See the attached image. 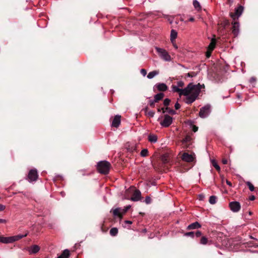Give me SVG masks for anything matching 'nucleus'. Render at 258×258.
<instances>
[{"mask_svg": "<svg viewBox=\"0 0 258 258\" xmlns=\"http://www.w3.org/2000/svg\"><path fill=\"white\" fill-rule=\"evenodd\" d=\"M148 140L151 143H156L157 141V137L155 135H150L148 136Z\"/></svg>", "mask_w": 258, "mask_h": 258, "instance_id": "b1692460", "label": "nucleus"}, {"mask_svg": "<svg viewBox=\"0 0 258 258\" xmlns=\"http://www.w3.org/2000/svg\"><path fill=\"white\" fill-rule=\"evenodd\" d=\"M202 235V233L200 231H197L195 233V236L197 237H199Z\"/></svg>", "mask_w": 258, "mask_h": 258, "instance_id": "c9c22d12", "label": "nucleus"}, {"mask_svg": "<svg viewBox=\"0 0 258 258\" xmlns=\"http://www.w3.org/2000/svg\"><path fill=\"white\" fill-rule=\"evenodd\" d=\"M164 96L163 93H159L154 96V101L158 102L159 101L162 100Z\"/></svg>", "mask_w": 258, "mask_h": 258, "instance_id": "412c9836", "label": "nucleus"}, {"mask_svg": "<svg viewBox=\"0 0 258 258\" xmlns=\"http://www.w3.org/2000/svg\"><path fill=\"white\" fill-rule=\"evenodd\" d=\"M148 153V150L146 149H144L142 150V151L141 152V155L143 157H146L147 156Z\"/></svg>", "mask_w": 258, "mask_h": 258, "instance_id": "c756f323", "label": "nucleus"}, {"mask_svg": "<svg viewBox=\"0 0 258 258\" xmlns=\"http://www.w3.org/2000/svg\"><path fill=\"white\" fill-rule=\"evenodd\" d=\"M161 110L163 111V113H165L166 111V110H165V108H162L161 109Z\"/></svg>", "mask_w": 258, "mask_h": 258, "instance_id": "6e6d98bb", "label": "nucleus"}, {"mask_svg": "<svg viewBox=\"0 0 258 258\" xmlns=\"http://www.w3.org/2000/svg\"><path fill=\"white\" fill-rule=\"evenodd\" d=\"M187 75H188V76L190 77V75H189V73H188Z\"/></svg>", "mask_w": 258, "mask_h": 258, "instance_id": "052dcab7", "label": "nucleus"}, {"mask_svg": "<svg viewBox=\"0 0 258 258\" xmlns=\"http://www.w3.org/2000/svg\"><path fill=\"white\" fill-rule=\"evenodd\" d=\"M243 11V7L241 6H239L235 9L234 13H231L230 16L233 21L238 19V17L242 14Z\"/></svg>", "mask_w": 258, "mask_h": 258, "instance_id": "0eeeda50", "label": "nucleus"}, {"mask_svg": "<svg viewBox=\"0 0 258 258\" xmlns=\"http://www.w3.org/2000/svg\"><path fill=\"white\" fill-rule=\"evenodd\" d=\"M246 185L248 186V188H249V190H250V191H253V190H254V187L253 185V184H252L250 182H249V181H247V182H246Z\"/></svg>", "mask_w": 258, "mask_h": 258, "instance_id": "c85d7f7f", "label": "nucleus"}, {"mask_svg": "<svg viewBox=\"0 0 258 258\" xmlns=\"http://www.w3.org/2000/svg\"><path fill=\"white\" fill-rule=\"evenodd\" d=\"M255 81H256L255 79L254 78H253V77L251 78L250 79V82L251 83L255 82Z\"/></svg>", "mask_w": 258, "mask_h": 258, "instance_id": "8fccbe9b", "label": "nucleus"}, {"mask_svg": "<svg viewBox=\"0 0 258 258\" xmlns=\"http://www.w3.org/2000/svg\"><path fill=\"white\" fill-rule=\"evenodd\" d=\"M255 196H250V197H249V200L250 201H253V200H255Z\"/></svg>", "mask_w": 258, "mask_h": 258, "instance_id": "09e8293b", "label": "nucleus"}, {"mask_svg": "<svg viewBox=\"0 0 258 258\" xmlns=\"http://www.w3.org/2000/svg\"><path fill=\"white\" fill-rule=\"evenodd\" d=\"M118 231V229L117 228L114 227L110 229L109 233L111 236H115L117 235Z\"/></svg>", "mask_w": 258, "mask_h": 258, "instance_id": "bb28decb", "label": "nucleus"}, {"mask_svg": "<svg viewBox=\"0 0 258 258\" xmlns=\"http://www.w3.org/2000/svg\"><path fill=\"white\" fill-rule=\"evenodd\" d=\"M141 73L143 76H145L147 75V71L146 70L142 69L141 70Z\"/></svg>", "mask_w": 258, "mask_h": 258, "instance_id": "e433bc0d", "label": "nucleus"}, {"mask_svg": "<svg viewBox=\"0 0 258 258\" xmlns=\"http://www.w3.org/2000/svg\"><path fill=\"white\" fill-rule=\"evenodd\" d=\"M216 43V39L215 38H213L211 40V41L208 47V49L213 51L215 47Z\"/></svg>", "mask_w": 258, "mask_h": 258, "instance_id": "4be33fe9", "label": "nucleus"}, {"mask_svg": "<svg viewBox=\"0 0 258 258\" xmlns=\"http://www.w3.org/2000/svg\"><path fill=\"white\" fill-rule=\"evenodd\" d=\"M174 107L176 109H178L180 107V105L177 102L175 103Z\"/></svg>", "mask_w": 258, "mask_h": 258, "instance_id": "37998d69", "label": "nucleus"}, {"mask_svg": "<svg viewBox=\"0 0 258 258\" xmlns=\"http://www.w3.org/2000/svg\"><path fill=\"white\" fill-rule=\"evenodd\" d=\"M170 102V100L168 98H166L164 100L163 104H164V106H167L169 104Z\"/></svg>", "mask_w": 258, "mask_h": 258, "instance_id": "72a5a7b5", "label": "nucleus"}, {"mask_svg": "<svg viewBox=\"0 0 258 258\" xmlns=\"http://www.w3.org/2000/svg\"><path fill=\"white\" fill-rule=\"evenodd\" d=\"M156 102L154 101V100H150L149 104H150V106L153 107H154L155 103H156Z\"/></svg>", "mask_w": 258, "mask_h": 258, "instance_id": "ea45409f", "label": "nucleus"}, {"mask_svg": "<svg viewBox=\"0 0 258 258\" xmlns=\"http://www.w3.org/2000/svg\"><path fill=\"white\" fill-rule=\"evenodd\" d=\"M189 21L190 22H193L195 20V19L193 17H191L189 19Z\"/></svg>", "mask_w": 258, "mask_h": 258, "instance_id": "864d4df0", "label": "nucleus"}, {"mask_svg": "<svg viewBox=\"0 0 258 258\" xmlns=\"http://www.w3.org/2000/svg\"><path fill=\"white\" fill-rule=\"evenodd\" d=\"M40 247L37 245H33L28 248L30 254H35L40 250Z\"/></svg>", "mask_w": 258, "mask_h": 258, "instance_id": "dca6fc26", "label": "nucleus"}, {"mask_svg": "<svg viewBox=\"0 0 258 258\" xmlns=\"http://www.w3.org/2000/svg\"><path fill=\"white\" fill-rule=\"evenodd\" d=\"M226 183L229 186H231L232 185L231 183L229 181H228V180H226Z\"/></svg>", "mask_w": 258, "mask_h": 258, "instance_id": "5fc2aeb1", "label": "nucleus"}, {"mask_svg": "<svg viewBox=\"0 0 258 258\" xmlns=\"http://www.w3.org/2000/svg\"><path fill=\"white\" fill-rule=\"evenodd\" d=\"M111 167L110 163L107 161H101L99 162L97 165L98 171L103 174H107L109 173Z\"/></svg>", "mask_w": 258, "mask_h": 258, "instance_id": "f03ea898", "label": "nucleus"}, {"mask_svg": "<svg viewBox=\"0 0 258 258\" xmlns=\"http://www.w3.org/2000/svg\"><path fill=\"white\" fill-rule=\"evenodd\" d=\"M6 222V220L0 219V223H5Z\"/></svg>", "mask_w": 258, "mask_h": 258, "instance_id": "3c124183", "label": "nucleus"}, {"mask_svg": "<svg viewBox=\"0 0 258 258\" xmlns=\"http://www.w3.org/2000/svg\"><path fill=\"white\" fill-rule=\"evenodd\" d=\"M210 108L211 106L209 105H205L201 108L199 115L202 118L206 117L210 112Z\"/></svg>", "mask_w": 258, "mask_h": 258, "instance_id": "423d86ee", "label": "nucleus"}, {"mask_svg": "<svg viewBox=\"0 0 258 258\" xmlns=\"http://www.w3.org/2000/svg\"><path fill=\"white\" fill-rule=\"evenodd\" d=\"M201 225L198 222H195L194 223H191L187 226V229H196L199 228H201Z\"/></svg>", "mask_w": 258, "mask_h": 258, "instance_id": "a211bd4d", "label": "nucleus"}, {"mask_svg": "<svg viewBox=\"0 0 258 258\" xmlns=\"http://www.w3.org/2000/svg\"><path fill=\"white\" fill-rule=\"evenodd\" d=\"M141 192L138 189H136L133 193L132 197L131 198V200L133 201H138L141 200Z\"/></svg>", "mask_w": 258, "mask_h": 258, "instance_id": "9b49d317", "label": "nucleus"}, {"mask_svg": "<svg viewBox=\"0 0 258 258\" xmlns=\"http://www.w3.org/2000/svg\"><path fill=\"white\" fill-rule=\"evenodd\" d=\"M184 235L186 236H190V237L193 238L195 237V232H186L184 234Z\"/></svg>", "mask_w": 258, "mask_h": 258, "instance_id": "473e14b6", "label": "nucleus"}, {"mask_svg": "<svg viewBox=\"0 0 258 258\" xmlns=\"http://www.w3.org/2000/svg\"><path fill=\"white\" fill-rule=\"evenodd\" d=\"M148 115L150 117H153L154 115V112L150 111L148 112Z\"/></svg>", "mask_w": 258, "mask_h": 258, "instance_id": "79ce46f5", "label": "nucleus"}, {"mask_svg": "<svg viewBox=\"0 0 258 258\" xmlns=\"http://www.w3.org/2000/svg\"><path fill=\"white\" fill-rule=\"evenodd\" d=\"M28 235V232L25 234H19L15 236H10V237H4L3 236H0V242L3 243H13L15 241H18L19 239L27 236Z\"/></svg>", "mask_w": 258, "mask_h": 258, "instance_id": "7ed1b4c3", "label": "nucleus"}, {"mask_svg": "<svg viewBox=\"0 0 258 258\" xmlns=\"http://www.w3.org/2000/svg\"><path fill=\"white\" fill-rule=\"evenodd\" d=\"M161 160L164 163H166L168 162V159L165 156H163L161 158Z\"/></svg>", "mask_w": 258, "mask_h": 258, "instance_id": "f704fd0d", "label": "nucleus"}, {"mask_svg": "<svg viewBox=\"0 0 258 258\" xmlns=\"http://www.w3.org/2000/svg\"><path fill=\"white\" fill-rule=\"evenodd\" d=\"M155 88H156L159 91H165L167 90L168 87L164 83H158L154 86Z\"/></svg>", "mask_w": 258, "mask_h": 258, "instance_id": "4468645a", "label": "nucleus"}, {"mask_svg": "<svg viewBox=\"0 0 258 258\" xmlns=\"http://www.w3.org/2000/svg\"><path fill=\"white\" fill-rule=\"evenodd\" d=\"M191 137L190 136H186L182 140L183 143H187L190 141Z\"/></svg>", "mask_w": 258, "mask_h": 258, "instance_id": "7c9ffc66", "label": "nucleus"}, {"mask_svg": "<svg viewBox=\"0 0 258 258\" xmlns=\"http://www.w3.org/2000/svg\"><path fill=\"white\" fill-rule=\"evenodd\" d=\"M212 51V50L207 49V51L206 52V56L207 57H209L211 56Z\"/></svg>", "mask_w": 258, "mask_h": 258, "instance_id": "4c0bfd02", "label": "nucleus"}, {"mask_svg": "<svg viewBox=\"0 0 258 258\" xmlns=\"http://www.w3.org/2000/svg\"><path fill=\"white\" fill-rule=\"evenodd\" d=\"M222 162L224 164H226L228 163V161L226 159H223Z\"/></svg>", "mask_w": 258, "mask_h": 258, "instance_id": "de8ad7c7", "label": "nucleus"}, {"mask_svg": "<svg viewBox=\"0 0 258 258\" xmlns=\"http://www.w3.org/2000/svg\"><path fill=\"white\" fill-rule=\"evenodd\" d=\"M217 201V197L214 196H212L210 197L209 202L211 204H215Z\"/></svg>", "mask_w": 258, "mask_h": 258, "instance_id": "cd10ccee", "label": "nucleus"}, {"mask_svg": "<svg viewBox=\"0 0 258 258\" xmlns=\"http://www.w3.org/2000/svg\"><path fill=\"white\" fill-rule=\"evenodd\" d=\"M184 86V82L179 81L177 82L176 86H172V90L173 92L178 93L180 96L182 95L186 96L185 103L188 104H191L197 99L201 89L205 87L204 84L194 85L192 83H189L186 87L182 89Z\"/></svg>", "mask_w": 258, "mask_h": 258, "instance_id": "f257e3e1", "label": "nucleus"}, {"mask_svg": "<svg viewBox=\"0 0 258 258\" xmlns=\"http://www.w3.org/2000/svg\"><path fill=\"white\" fill-rule=\"evenodd\" d=\"M151 199L149 197H147L145 199V202L146 204H149L151 203Z\"/></svg>", "mask_w": 258, "mask_h": 258, "instance_id": "58836bf2", "label": "nucleus"}, {"mask_svg": "<svg viewBox=\"0 0 258 258\" xmlns=\"http://www.w3.org/2000/svg\"><path fill=\"white\" fill-rule=\"evenodd\" d=\"M181 159L185 162H191L194 161V158L192 155L187 153H184L182 155Z\"/></svg>", "mask_w": 258, "mask_h": 258, "instance_id": "ddd939ff", "label": "nucleus"}, {"mask_svg": "<svg viewBox=\"0 0 258 258\" xmlns=\"http://www.w3.org/2000/svg\"><path fill=\"white\" fill-rule=\"evenodd\" d=\"M193 5L194 8L197 10L200 11L201 10V7L199 3V2L197 0H194L193 1Z\"/></svg>", "mask_w": 258, "mask_h": 258, "instance_id": "a878e982", "label": "nucleus"}, {"mask_svg": "<svg viewBox=\"0 0 258 258\" xmlns=\"http://www.w3.org/2000/svg\"><path fill=\"white\" fill-rule=\"evenodd\" d=\"M130 206H126V207H125V208L124 209H122V213L123 214L127 212V211L130 209Z\"/></svg>", "mask_w": 258, "mask_h": 258, "instance_id": "a19ab883", "label": "nucleus"}, {"mask_svg": "<svg viewBox=\"0 0 258 258\" xmlns=\"http://www.w3.org/2000/svg\"><path fill=\"white\" fill-rule=\"evenodd\" d=\"M161 111V109H160V108L158 109V112H160Z\"/></svg>", "mask_w": 258, "mask_h": 258, "instance_id": "bf43d9fd", "label": "nucleus"}, {"mask_svg": "<svg viewBox=\"0 0 258 258\" xmlns=\"http://www.w3.org/2000/svg\"><path fill=\"white\" fill-rule=\"evenodd\" d=\"M172 122V117L168 115L164 116L163 120L160 122V124L163 127H168Z\"/></svg>", "mask_w": 258, "mask_h": 258, "instance_id": "6e6552de", "label": "nucleus"}, {"mask_svg": "<svg viewBox=\"0 0 258 258\" xmlns=\"http://www.w3.org/2000/svg\"><path fill=\"white\" fill-rule=\"evenodd\" d=\"M125 223L128 224H131L132 223V222L131 221L126 220L125 221Z\"/></svg>", "mask_w": 258, "mask_h": 258, "instance_id": "603ef678", "label": "nucleus"}, {"mask_svg": "<svg viewBox=\"0 0 258 258\" xmlns=\"http://www.w3.org/2000/svg\"><path fill=\"white\" fill-rule=\"evenodd\" d=\"M211 163L212 165L215 168V169L218 171H220V167L218 164L217 161L215 159H212L211 160Z\"/></svg>", "mask_w": 258, "mask_h": 258, "instance_id": "393cba45", "label": "nucleus"}, {"mask_svg": "<svg viewBox=\"0 0 258 258\" xmlns=\"http://www.w3.org/2000/svg\"><path fill=\"white\" fill-rule=\"evenodd\" d=\"M68 253L67 255H63L62 256V257L63 258H69V257L70 256V251H69V250L68 249V253Z\"/></svg>", "mask_w": 258, "mask_h": 258, "instance_id": "a18cd8bd", "label": "nucleus"}, {"mask_svg": "<svg viewBox=\"0 0 258 258\" xmlns=\"http://www.w3.org/2000/svg\"><path fill=\"white\" fill-rule=\"evenodd\" d=\"M210 242H211V241H209L206 236H202V237L200 239V243L201 244L206 245L207 244H208L209 242L210 243Z\"/></svg>", "mask_w": 258, "mask_h": 258, "instance_id": "5701e85b", "label": "nucleus"}, {"mask_svg": "<svg viewBox=\"0 0 258 258\" xmlns=\"http://www.w3.org/2000/svg\"><path fill=\"white\" fill-rule=\"evenodd\" d=\"M6 208L5 206L0 204V211H4Z\"/></svg>", "mask_w": 258, "mask_h": 258, "instance_id": "c03bdc74", "label": "nucleus"}, {"mask_svg": "<svg viewBox=\"0 0 258 258\" xmlns=\"http://www.w3.org/2000/svg\"><path fill=\"white\" fill-rule=\"evenodd\" d=\"M165 110H166V111H167L169 113L171 114H175L176 113V112L174 110H173V109H171L167 107L165 108Z\"/></svg>", "mask_w": 258, "mask_h": 258, "instance_id": "2f4dec72", "label": "nucleus"}, {"mask_svg": "<svg viewBox=\"0 0 258 258\" xmlns=\"http://www.w3.org/2000/svg\"><path fill=\"white\" fill-rule=\"evenodd\" d=\"M230 210L233 212H238L241 208V205L238 202H231L229 203Z\"/></svg>", "mask_w": 258, "mask_h": 258, "instance_id": "1a4fd4ad", "label": "nucleus"}, {"mask_svg": "<svg viewBox=\"0 0 258 258\" xmlns=\"http://www.w3.org/2000/svg\"><path fill=\"white\" fill-rule=\"evenodd\" d=\"M38 177V172L36 169H31L28 174L27 179L30 182L36 181Z\"/></svg>", "mask_w": 258, "mask_h": 258, "instance_id": "39448f33", "label": "nucleus"}, {"mask_svg": "<svg viewBox=\"0 0 258 258\" xmlns=\"http://www.w3.org/2000/svg\"><path fill=\"white\" fill-rule=\"evenodd\" d=\"M112 213L113 216H117L119 217V218H121L122 214H123L122 213V209L119 208H117L112 210Z\"/></svg>", "mask_w": 258, "mask_h": 258, "instance_id": "f3484780", "label": "nucleus"}, {"mask_svg": "<svg viewBox=\"0 0 258 258\" xmlns=\"http://www.w3.org/2000/svg\"><path fill=\"white\" fill-rule=\"evenodd\" d=\"M177 36V32L176 30L172 29L170 33V40L172 43L175 42V39Z\"/></svg>", "mask_w": 258, "mask_h": 258, "instance_id": "6ab92c4d", "label": "nucleus"}, {"mask_svg": "<svg viewBox=\"0 0 258 258\" xmlns=\"http://www.w3.org/2000/svg\"><path fill=\"white\" fill-rule=\"evenodd\" d=\"M225 25H229V22L228 21H225Z\"/></svg>", "mask_w": 258, "mask_h": 258, "instance_id": "4d7b16f0", "label": "nucleus"}, {"mask_svg": "<svg viewBox=\"0 0 258 258\" xmlns=\"http://www.w3.org/2000/svg\"><path fill=\"white\" fill-rule=\"evenodd\" d=\"M173 44L174 45V46L177 49V45L176 44H174V43Z\"/></svg>", "mask_w": 258, "mask_h": 258, "instance_id": "13d9d810", "label": "nucleus"}, {"mask_svg": "<svg viewBox=\"0 0 258 258\" xmlns=\"http://www.w3.org/2000/svg\"><path fill=\"white\" fill-rule=\"evenodd\" d=\"M198 127L197 126H196V125L193 126L192 131L194 132H196L198 131Z\"/></svg>", "mask_w": 258, "mask_h": 258, "instance_id": "49530a36", "label": "nucleus"}, {"mask_svg": "<svg viewBox=\"0 0 258 258\" xmlns=\"http://www.w3.org/2000/svg\"><path fill=\"white\" fill-rule=\"evenodd\" d=\"M125 148L129 152H133L136 150V144L132 143H127L125 145Z\"/></svg>", "mask_w": 258, "mask_h": 258, "instance_id": "f8f14e48", "label": "nucleus"}, {"mask_svg": "<svg viewBox=\"0 0 258 258\" xmlns=\"http://www.w3.org/2000/svg\"><path fill=\"white\" fill-rule=\"evenodd\" d=\"M120 118L121 116L120 115H115L113 119L111 125L115 127H118L120 124Z\"/></svg>", "mask_w": 258, "mask_h": 258, "instance_id": "2eb2a0df", "label": "nucleus"}, {"mask_svg": "<svg viewBox=\"0 0 258 258\" xmlns=\"http://www.w3.org/2000/svg\"><path fill=\"white\" fill-rule=\"evenodd\" d=\"M156 49L158 53L159 56L163 60L165 61H170L171 60V56L166 50L164 49L156 47Z\"/></svg>", "mask_w": 258, "mask_h": 258, "instance_id": "20e7f679", "label": "nucleus"}, {"mask_svg": "<svg viewBox=\"0 0 258 258\" xmlns=\"http://www.w3.org/2000/svg\"><path fill=\"white\" fill-rule=\"evenodd\" d=\"M232 24V32L235 36H237L239 33V24L236 20L233 21Z\"/></svg>", "mask_w": 258, "mask_h": 258, "instance_id": "9d476101", "label": "nucleus"}, {"mask_svg": "<svg viewBox=\"0 0 258 258\" xmlns=\"http://www.w3.org/2000/svg\"><path fill=\"white\" fill-rule=\"evenodd\" d=\"M159 74V71L158 70L153 71L150 72L147 75V78L149 79L153 78L155 76L158 75Z\"/></svg>", "mask_w": 258, "mask_h": 258, "instance_id": "aec40b11", "label": "nucleus"}]
</instances>
